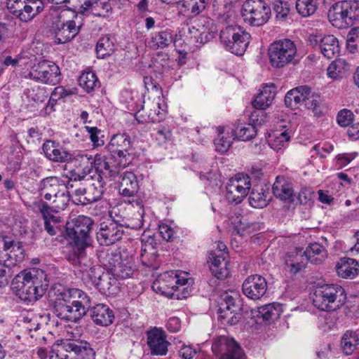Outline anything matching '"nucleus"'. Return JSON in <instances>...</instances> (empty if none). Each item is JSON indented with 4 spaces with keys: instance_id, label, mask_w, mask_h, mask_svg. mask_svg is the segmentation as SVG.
Returning a JSON list of instances; mask_svg holds the SVG:
<instances>
[{
    "instance_id": "412c9836",
    "label": "nucleus",
    "mask_w": 359,
    "mask_h": 359,
    "mask_svg": "<svg viewBox=\"0 0 359 359\" xmlns=\"http://www.w3.org/2000/svg\"><path fill=\"white\" fill-rule=\"evenodd\" d=\"M42 149L45 156L51 161L67 163L72 160V154L55 141H46L43 144Z\"/></svg>"
},
{
    "instance_id": "1a4fd4ad",
    "label": "nucleus",
    "mask_w": 359,
    "mask_h": 359,
    "mask_svg": "<svg viewBox=\"0 0 359 359\" xmlns=\"http://www.w3.org/2000/svg\"><path fill=\"white\" fill-rule=\"evenodd\" d=\"M90 307V299L87 295L83 296L79 299H73L66 304L57 302V304H54L53 311L59 318L76 323L86 316Z\"/></svg>"
},
{
    "instance_id": "7ed1b4c3",
    "label": "nucleus",
    "mask_w": 359,
    "mask_h": 359,
    "mask_svg": "<svg viewBox=\"0 0 359 359\" xmlns=\"http://www.w3.org/2000/svg\"><path fill=\"white\" fill-rule=\"evenodd\" d=\"M346 299L344 289L337 284H327L317 287L313 296V304L322 311H334Z\"/></svg>"
},
{
    "instance_id": "cd10ccee",
    "label": "nucleus",
    "mask_w": 359,
    "mask_h": 359,
    "mask_svg": "<svg viewBox=\"0 0 359 359\" xmlns=\"http://www.w3.org/2000/svg\"><path fill=\"white\" fill-rule=\"evenodd\" d=\"M177 281L175 271H166L161 274L158 278L153 283L152 288L156 292L163 294H169L170 292H166V290L171 289L173 292H175ZM170 297H176L177 299L181 298L179 294H175V292H171Z\"/></svg>"
},
{
    "instance_id": "c85d7f7f",
    "label": "nucleus",
    "mask_w": 359,
    "mask_h": 359,
    "mask_svg": "<svg viewBox=\"0 0 359 359\" xmlns=\"http://www.w3.org/2000/svg\"><path fill=\"white\" fill-rule=\"evenodd\" d=\"M273 194L277 198L284 201L294 202L295 194L293 186L284 177L278 176L273 185Z\"/></svg>"
},
{
    "instance_id": "69168bd1",
    "label": "nucleus",
    "mask_w": 359,
    "mask_h": 359,
    "mask_svg": "<svg viewBox=\"0 0 359 359\" xmlns=\"http://www.w3.org/2000/svg\"><path fill=\"white\" fill-rule=\"evenodd\" d=\"M86 130L90 135V139L93 142V145L95 147H100L104 145V140L99 137V135L101 133V130H99L97 127H90L85 126Z\"/></svg>"
},
{
    "instance_id": "7c9ffc66",
    "label": "nucleus",
    "mask_w": 359,
    "mask_h": 359,
    "mask_svg": "<svg viewBox=\"0 0 359 359\" xmlns=\"http://www.w3.org/2000/svg\"><path fill=\"white\" fill-rule=\"evenodd\" d=\"M307 259L302 249H296L286 254L285 264L288 271L293 274L299 273L305 268Z\"/></svg>"
},
{
    "instance_id": "c756f323",
    "label": "nucleus",
    "mask_w": 359,
    "mask_h": 359,
    "mask_svg": "<svg viewBox=\"0 0 359 359\" xmlns=\"http://www.w3.org/2000/svg\"><path fill=\"white\" fill-rule=\"evenodd\" d=\"M93 321L100 326H108L113 323L114 315L113 311L106 304H98L90 309Z\"/></svg>"
},
{
    "instance_id": "a18cd8bd",
    "label": "nucleus",
    "mask_w": 359,
    "mask_h": 359,
    "mask_svg": "<svg viewBox=\"0 0 359 359\" xmlns=\"http://www.w3.org/2000/svg\"><path fill=\"white\" fill-rule=\"evenodd\" d=\"M358 344L359 338L356 332L347 330L342 335L341 339V348L345 355H351L356 350Z\"/></svg>"
},
{
    "instance_id": "72a5a7b5",
    "label": "nucleus",
    "mask_w": 359,
    "mask_h": 359,
    "mask_svg": "<svg viewBox=\"0 0 359 359\" xmlns=\"http://www.w3.org/2000/svg\"><path fill=\"white\" fill-rule=\"evenodd\" d=\"M123 251L121 252L119 249L116 250H107V251L102 252L99 255L100 263L110 272L112 275L114 273V269L118 266L120 262L123 259Z\"/></svg>"
},
{
    "instance_id": "e2e57ef3",
    "label": "nucleus",
    "mask_w": 359,
    "mask_h": 359,
    "mask_svg": "<svg viewBox=\"0 0 359 359\" xmlns=\"http://www.w3.org/2000/svg\"><path fill=\"white\" fill-rule=\"evenodd\" d=\"M210 0H189L188 7L192 14L198 15L207 8Z\"/></svg>"
},
{
    "instance_id": "4be33fe9",
    "label": "nucleus",
    "mask_w": 359,
    "mask_h": 359,
    "mask_svg": "<svg viewBox=\"0 0 359 359\" xmlns=\"http://www.w3.org/2000/svg\"><path fill=\"white\" fill-rule=\"evenodd\" d=\"M81 23L75 20H68L66 23L58 22L55 23V38L57 43H65L74 39L79 32Z\"/></svg>"
},
{
    "instance_id": "680f3d73",
    "label": "nucleus",
    "mask_w": 359,
    "mask_h": 359,
    "mask_svg": "<svg viewBox=\"0 0 359 359\" xmlns=\"http://www.w3.org/2000/svg\"><path fill=\"white\" fill-rule=\"evenodd\" d=\"M234 138L235 137H232V135H229V134H226V135H225L222 129H219V135L215 140V145L216 147V149L218 151L222 153L226 151L231 146Z\"/></svg>"
},
{
    "instance_id": "bf43d9fd",
    "label": "nucleus",
    "mask_w": 359,
    "mask_h": 359,
    "mask_svg": "<svg viewBox=\"0 0 359 359\" xmlns=\"http://www.w3.org/2000/svg\"><path fill=\"white\" fill-rule=\"evenodd\" d=\"M71 187H73L72 184H67V186L62 189L59 194H57L51 201L52 204L54 206V210L56 212L60 210H65L68 205L69 201V194L67 189Z\"/></svg>"
},
{
    "instance_id": "f704fd0d",
    "label": "nucleus",
    "mask_w": 359,
    "mask_h": 359,
    "mask_svg": "<svg viewBox=\"0 0 359 359\" xmlns=\"http://www.w3.org/2000/svg\"><path fill=\"white\" fill-rule=\"evenodd\" d=\"M86 248H72V263L78 266V269L81 273L82 277L95 266L90 259L86 257Z\"/></svg>"
},
{
    "instance_id": "58836bf2",
    "label": "nucleus",
    "mask_w": 359,
    "mask_h": 359,
    "mask_svg": "<svg viewBox=\"0 0 359 359\" xmlns=\"http://www.w3.org/2000/svg\"><path fill=\"white\" fill-rule=\"evenodd\" d=\"M250 205L255 208H263L266 207L269 201V193L262 186L253 187L249 196Z\"/></svg>"
},
{
    "instance_id": "774afa93",
    "label": "nucleus",
    "mask_w": 359,
    "mask_h": 359,
    "mask_svg": "<svg viewBox=\"0 0 359 359\" xmlns=\"http://www.w3.org/2000/svg\"><path fill=\"white\" fill-rule=\"evenodd\" d=\"M104 273L100 266H94L90 271H87L82 278L89 280L95 285Z\"/></svg>"
},
{
    "instance_id": "bb28decb",
    "label": "nucleus",
    "mask_w": 359,
    "mask_h": 359,
    "mask_svg": "<svg viewBox=\"0 0 359 359\" xmlns=\"http://www.w3.org/2000/svg\"><path fill=\"white\" fill-rule=\"evenodd\" d=\"M316 36H311L309 40L311 43L313 41L315 44L319 42V48L322 54L327 58L331 59L334 57L339 52V46L337 39L333 35L325 36L319 40Z\"/></svg>"
},
{
    "instance_id": "a878e982",
    "label": "nucleus",
    "mask_w": 359,
    "mask_h": 359,
    "mask_svg": "<svg viewBox=\"0 0 359 359\" xmlns=\"http://www.w3.org/2000/svg\"><path fill=\"white\" fill-rule=\"evenodd\" d=\"M66 187L67 186L56 177H46L40 182L39 190V195L46 201H51V200Z\"/></svg>"
},
{
    "instance_id": "c03bdc74",
    "label": "nucleus",
    "mask_w": 359,
    "mask_h": 359,
    "mask_svg": "<svg viewBox=\"0 0 359 359\" xmlns=\"http://www.w3.org/2000/svg\"><path fill=\"white\" fill-rule=\"evenodd\" d=\"M303 252L307 260L315 264H320L327 257L325 248L318 243H311Z\"/></svg>"
},
{
    "instance_id": "2eb2a0df",
    "label": "nucleus",
    "mask_w": 359,
    "mask_h": 359,
    "mask_svg": "<svg viewBox=\"0 0 359 359\" xmlns=\"http://www.w3.org/2000/svg\"><path fill=\"white\" fill-rule=\"evenodd\" d=\"M250 187V177L243 173L237 174L229 180L225 197L229 203L238 204L247 196Z\"/></svg>"
},
{
    "instance_id": "2f4dec72",
    "label": "nucleus",
    "mask_w": 359,
    "mask_h": 359,
    "mask_svg": "<svg viewBox=\"0 0 359 359\" xmlns=\"http://www.w3.org/2000/svg\"><path fill=\"white\" fill-rule=\"evenodd\" d=\"M119 182V193L123 196H133L138 191L139 185L137 177L132 172H124L121 174Z\"/></svg>"
},
{
    "instance_id": "603ef678",
    "label": "nucleus",
    "mask_w": 359,
    "mask_h": 359,
    "mask_svg": "<svg viewBox=\"0 0 359 359\" xmlns=\"http://www.w3.org/2000/svg\"><path fill=\"white\" fill-rule=\"evenodd\" d=\"M280 305L269 304L259 308V316L265 321H273L278 319L281 314Z\"/></svg>"
},
{
    "instance_id": "423d86ee",
    "label": "nucleus",
    "mask_w": 359,
    "mask_h": 359,
    "mask_svg": "<svg viewBox=\"0 0 359 359\" xmlns=\"http://www.w3.org/2000/svg\"><path fill=\"white\" fill-rule=\"evenodd\" d=\"M93 225V219L79 215L67 223V235L74 248H88L90 245V231Z\"/></svg>"
},
{
    "instance_id": "dca6fc26",
    "label": "nucleus",
    "mask_w": 359,
    "mask_h": 359,
    "mask_svg": "<svg viewBox=\"0 0 359 359\" xmlns=\"http://www.w3.org/2000/svg\"><path fill=\"white\" fill-rule=\"evenodd\" d=\"M212 351L219 359H246L240 345L233 339L224 336L214 340Z\"/></svg>"
},
{
    "instance_id": "9b49d317",
    "label": "nucleus",
    "mask_w": 359,
    "mask_h": 359,
    "mask_svg": "<svg viewBox=\"0 0 359 359\" xmlns=\"http://www.w3.org/2000/svg\"><path fill=\"white\" fill-rule=\"evenodd\" d=\"M7 8L22 22L32 20L44 9L43 0H7Z\"/></svg>"
},
{
    "instance_id": "9d476101",
    "label": "nucleus",
    "mask_w": 359,
    "mask_h": 359,
    "mask_svg": "<svg viewBox=\"0 0 359 359\" xmlns=\"http://www.w3.org/2000/svg\"><path fill=\"white\" fill-rule=\"evenodd\" d=\"M271 13V8L264 0H246L241 9L244 21L257 27L264 25L269 20Z\"/></svg>"
},
{
    "instance_id": "79ce46f5",
    "label": "nucleus",
    "mask_w": 359,
    "mask_h": 359,
    "mask_svg": "<svg viewBox=\"0 0 359 359\" xmlns=\"http://www.w3.org/2000/svg\"><path fill=\"white\" fill-rule=\"evenodd\" d=\"M290 138L291 137L287 130H276L269 135L267 142L269 146L273 150L278 152L288 144Z\"/></svg>"
},
{
    "instance_id": "a19ab883",
    "label": "nucleus",
    "mask_w": 359,
    "mask_h": 359,
    "mask_svg": "<svg viewBox=\"0 0 359 359\" xmlns=\"http://www.w3.org/2000/svg\"><path fill=\"white\" fill-rule=\"evenodd\" d=\"M173 41V37L169 30H162L152 34L148 42L149 46L154 50L163 49L168 47Z\"/></svg>"
},
{
    "instance_id": "ea45409f",
    "label": "nucleus",
    "mask_w": 359,
    "mask_h": 359,
    "mask_svg": "<svg viewBox=\"0 0 359 359\" xmlns=\"http://www.w3.org/2000/svg\"><path fill=\"white\" fill-rule=\"evenodd\" d=\"M116 278V277L113 276L111 273L104 272L95 286L103 294H113L116 292L118 287L117 280Z\"/></svg>"
},
{
    "instance_id": "a211bd4d",
    "label": "nucleus",
    "mask_w": 359,
    "mask_h": 359,
    "mask_svg": "<svg viewBox=\"0 0 359 359\" xmlns=\"http://www.w3.org/2000/svg\"><path fill=\"white\" fill-rule=\"evenodd\" d=\"M242 290L243 294L251 299H259L266 292L267 283L260 275L249 276L243 283Z\"/></svg>"
},
{
    "instance_id": "b1692460",
    "label": "nucleus",
    "mask_w": 359,
    "mask_h": 359,
    "mask_svg": "<svg viewBox=\"0 0 359 359\" xmlns=\"http://www.w3.org/2000/svg\"><path fill=\"white\" fill-rule=\"evenodd\" d=\"M125 210L124 205L122 203L111 207L109 210V216L111 219L107 220L116 223L123 229L124 226L134 229H140L143 226L142 219H136L134 221L127 219L125 216Z\"/></svg>"
},
{
    "instance_id": "e433bc0d",
    "label": "nucleus",
    "mask_w": 359,
    "mask_h": 359,
    "mask_svg": "<svg viewBox=\"0 0 359 359\" xmlns=\"http://www.w3.org/2000/svg\"><path fill=\"white\" fill-rule=\"evenodd\" d=\"M275 95L276 91L273 84L264 86L253 102L254 107L260 110L265 109L272 104Z\"/></svg>"
},
{
    "instance_id": "3c124183",
    "label": "nucleus",
    "mask_w": 359,
    "mask_h": 359,
    "mask_svg": "<svg viewBox=\"0 0 359 359\" xmlns=\"http://www.w3.org/2000/svg\"><path fill=\"white\" fill-rule=\"evenodd\" d=\"M222 309H232L233 311H240L241 304L239 294L236 292L230 294L225 293L220 297L219 306Z\"/></svg>"
},
{
    "instance_id": "c9c22d12",
    "label": "nucleus",
    "mask_w": 359,
    "mask_h": 359,
    "mask_svg": "<svg viewBox=\"0 0 359 359\" xmlns=\"http://www.w3.org/2000/svg\"><path fill=\"white\" fill-rule=\"evenodd\" d=\"M358 262L351 258H342L336 266L337 273L343 278H353L358 273Z\"/></svg>"
},
{
    "instance_id": "de8ad7c7",
    "label": "nucleus",
    "mask_w": 359,
    "mask_h": 359,
    "mask_svg": "<svg viewBox=\"0 0 359 359\" xmlns=\"http://www.w3.org/2000/svg\"><path fill=\"white\" fill-rule=\"evenodd\" d=\"M349 70L348 64L343 59H337L333 61L327 67V75L335 80L341 79Z\"/></svg>"
},
{
    "instance_id": "ddd939ff",
    "label": "nucleus",
    "mask_w": 359,
    "mask_h": 359,
    "mask_svg": "<svg viewBox=\"0 0 359 359\" xmlns=\"http://www.w3.org/2000/svg\"><path fill=\"white\" fill-rule=\"evenodd\" d=\"M25 257L22 244L11 237L0 236V263L11 268L21 262Z\"/></svg>"
},
{
    "instance_id": "37998d69",
    "label": "nucleus",
    "mask_w": 359,
    "mask_h": 359,
    "mask_svg": "<svg viewBox=\"0 0 359 359\" xmlns=\"http://www.w3.org/2000/svg\"><path fill=\"white\" fill-rule=\"evenodd\" d=\"M73 359H95V351L84 341L74 340Z\"/></svg>"
},
{
    "instance_id": "052dcab7",
    "label": "nucleus",
    "mask_w": 359,
    "mask_h": 359,
    "mask_svg": "<svg viewBox=\"0 0 359 359\" xmlns=\"http://www.w3.org/2000/svg\"><path fill=\"white\" fill-rule=\"evenodd\" d=\"M219 318L223 324L233 325H236L240 319L241 313L239 311H233L232 309H226L219 308Z\"/></svg>"
},
{
    "instance_id": "39448f33",
    "label": "nucleus",
    "mask_w": 359,
    "mask_h": 359,
    "mask_svg": "<svg viewBox=\"0 0 359 359\" xmlns=\"http://www.w3.org/2000/svg\"><path fill=\"white\" fill-rule=\"evenodd\" d=\"M321 102L319 94L313 91L307 86L296 87L289 90L285 97V104L287 107L295 109L299 104L304 103V106L307 109H311L317 117L322 115Z\"/></svg>"
},
{
    "instance_id": "f257e3e1",
    "label": "nucleus",
    "mask_w": 359,
    "mask_h": 359,
    "mask_svg": "<svg viewBox=\"0 0 359 359\" xmlns=\"http://www.w3.org/2000/svg\"><path fill=\"white\" fill-rule=\"evenodd\" d=\"M111 154L109 161L102 159V163H99L104 168L103 175L106 177H116L120 173V169H123L132 163L135 158V148L129 135L125 133L114 135L108 145Z\"/></svg>"
},
{
    "instance_id": "f03ea898",
    "label": "nucleus",
    "mask_w": 359,
    "mask_h": 359,
    "mask_svg": "<svg viewBox=\"0 0 359 359\" xmlns=\"http://www.w3.org/2000/svg\"><path fill=\"white\" fill-rule=\"evenodd\" d=\"M48 283L42 270L32 269L18 273L12 281L11 288L21 300L36 302L46 292Z\"/></svg>"
},
{
    "instance_id": "338daca9",
    "label": "nucleus",
    "mask_w": 359,
    "mask_h": 359,
    "mask_svg": "<svg viewBox=\"0 0 359 359\" xmlns=\"http://www.w3.org/2000/svg\"><path fill=\"white\" fill-rule=\"evenodd\" d=\"M353 113L348 109L341 110L337 116V121L338 124L342 127L348 126L353 121Z\"/></svg>"
},
{
    "instance_id": "20e7f679",
    "label": "nucleus",
    "mask_w": 359,
    "mask_h": 359,
    "mask_svg": "<svg viewBox=\"0 0 359 359\" xmlns=\"http://www.w3.org/2000/svg\"><path fill=\"white\" fill-rule=\"evenodd\" d=\"M99 163H102L100 156L93 157L91 155H79L67 162L65 170L66 176L70 181H85L92 172L94 167L103 174L104 168Z\"/></svg>"
},
{
    "instance_id": "5fc2aeb1",
    "label": "nucleus",
    "mask_w": 359,
    "mask_h": 359,
    "mask_svg": "<svg viewBox=\"0 0 359 359\" xmlns=\"http://www.w3.org/2000/svg\"><path fill=\"white\" fill-rule=\"evenodd\" d=\"M79 86L87 93L94 90L100 82L95 73L92 72H83L79 78Z\"/></svg>"
},
{
    "instance_id": "0eeeda50",
    "label": "nucleus",
    "mask_w": 359,
    "mask_h": 359,
    "mask_svg": "<svg viewBox=\"0 0 359 359\" xmlns=\"http://www.w3.org/2000/svg\"><path fill=\"white\" fill-rule=\"evenodd\" d=\"M359 5L353 1H341L333 4L328 11L327 16L332 25L339 29L353 24L358 16Z\"/></svg>"
},
{
    "instance_id": "4468645a",
    "label": "nucleus",
    "mask_w": 359,
    "mask_h": 359,
    "mask_svg": "<svg viewBox=\"0 0 359 359\" xmlns=\"http://www.w3.org/2000/svg\"><path fill=\"white\" fill-rule=\"evenodd\" d=\"M28 78L45 84L56 85L60 81V71L53 62L43 60L34 64L28 73Z\"/></svg>"
},
{
    "instance_id": "6e6552de",
    "label": "nucleus",
    "mask_w": 359,
    "mask_h": 359,
    "mask_svg": "<svg viewBox=\"0 0 359 359\" xmlns=\"http://www.w3.org/2000/svg\"><path fill=\"white\" fill-rule=\"evenodd\" d=\"M219 38L227 50L242 55L250 43V35L240 27L227 26L220 31Z\"/></svg>"
},
{
    "instance_id": "473e14b6",
    "label": "nucleus",
    "mask_w": 359,
    "mask_h": 359,
    "mask_svg": "<svg viewBox=\"0 0 359 359\" xmlns=\"http://www.w3.org/2000/svg\"><path fill=\"white\" fill-rule=\"evenodd\" d=\"M72 339H64L55 343L49 353L50 359H73Z\"/></svg>"
},
{
    "instance_id": "6ab92c4d",
    "label": "nucleus",
    "mask_w": 359,
    "mask_h": 359,
    "mask_svg": "<svg viewBox=\"0 0 359 359\" xmlns=\"http://www.w3.org/2000/svg\"><path fill=\"white\" fill-rule=\"evenodd\" d=\"M228 252L212 251L209 254L210 270L218 279H224L229 275Z\"/></svg>"
},
{
    "instance_id": "5701e85b",
    "label": "nucleus",
    "mask_w": 359,
    "mask_h": 359,
    "mask_svg": "<svg viewBox=\"0 0 359 359\" xmlns=\"http://www.w3.org/2000/svg\"><path fill=\"white\" fill-rule=\"evenodd\" d=\"M192 28L198 33V39L203 43L213 39L217 31L213 20L203 15L193 22Z\"/></svg>"
},
{
    "instance_id": "864d4df0",
    "label": "nucleus",
    "mask_w": 359,
    "mask_h": 359,
    "mask_svg": "<svg viewBox=\"0 0 359 359\" xmlns=\"http://www.w3.org/2000/svg\"><path fill=\"white\" fill-rule=\"evenodd\" d=\"M102 6L105 13L109 12L111 7L109 3H100L99 5L97 0H83L79 8V13L83 14L86 12L92 10L93 14L97 16H105V13L97 12L96 6Z\"/></svg>"
},
{
    "instance_id": "0e129e2a",
    "label": "nucleus",
    "mask_w": 359,
    "mask_h": 359,
    "mask_svg": "<svg viewBox=\"0 0 359 359\" xmlns=\"http://www.w3.org/2000/svg\"><path fill=\"white\" fill-rule=\"evenodd\" d=\"M273 11L276 13L277 19L284 20L287 17L290 9L287 2L278 1L273 6Z\"/></svg>"
},
{
    "instance_id": "4d7b16f0",
    "label": "nucleus",
    "mask_w": 359,
    "mask_h": 359,
    "mask_svg": "<svg viewBox=\"0 0 359 359\" xmlns=\"http://www.w3.org/2000/svg\"><path fill=\"white\" fill-rule=\"evenodd\" d=\"M318 8V0H297L296 9L302 17L314 14Z\"/></svg>"
},
{
    "instance_id": "09e8293b",
    "label": "nucleus",
    "mask_w": 359,
    "mask_h": 359,
    "mask_svg": "<svg viewBox=\"0 0 359 359\" xmlns=\"http://www.w3.org/2000/svg\"><path fill=\"white\" fill-rule=\"evenodd\" d=\"M257 133V129L255 125L250 123H241L238 125L233 131L235 138L242 141H248L254 138Z\"/></svg>"
},
{
    "instance_id": "393cba45",
    "label": "nucleus",
    "mask_w": 359,
    "mask_h": 359,
    "mask_svg": "<svg viewBox=\"0 0 359 359\" xmlns=\"http://www.w3.org/2000/svg\"><path fill=\"white\" fill-rule=\"evenodd\" d=\"M87 187V201L90 203L100 200L104 192L106 182L99 172L90 176L84 181Z\"/></svg>"
},
{
    "instance_id": "aec40b11",
    "label": "nucleus",
    "mask_w": 359,
    "mask_h": 359,
    "mask_svg": "<svg viewBox=\"0 0 359 359\" xmlns=\"http://www.w3.org/2000/svg\"><path fill=\"white\" fill-rule=\"evenodd\" d=\"M147 344L151 353L157 355H165L170 343L166 340L163 330L154 327L147 333Z\"/></svg>"
},
{
    "instance_id": "13d9d810",
    "label": "nucleus",
    "mask_w": 359,
    "mask_h": 359,
    "mask_svg": "<svg viewBox=\"0 0 359 359\" xmlns=\"http://www.w3.org/2000/svg\"><path fill=\"white\" fill-rule=\"evenodd\" d=\"M155 252L154 239L152 238H149L147 240L142 238L141 248L142 263L147 266H151L152 263L149 261V256L153 257Z\"/></svg>"
},
{
    "instance_id": "4c0bfd02",
    "label": "nucleus",
    "mask_w": 359,
    "mask_h": 359,
    "mask_svg": "<svg viewBox=\"0 0 359 359\" xmlns=\"http://www.w3.org/2000/svg\"><path fill=\"white\" fill-rule=\"evenodd\" d=\"M134 272V259L132 256L123 251V259L119 262L116 269H114L113 276L118 278H130Z\"/></svg>"
},
{
    "instance_id": "49530a36",
    "label": "nucleus",
    "mask_w": 359,
    "mask_h": 359,
    "mask_svg": "<svg viewBox=\"0 0 359 359\" xmlns=\"http://www.w3.org/2000/svg\"><path fill=\"white\" fill-rule=\"evenodd\" d=\"M55 294L56 295V299L54 304H57V302L66 304L71 302L73 299H79L81 298V297H83V296H87V294L82 290L76 288L58 289L55 292Z\"/></svg>"
},
{
    "instance_id": "f8f14e48",
    "label": "nucleus",
    "mask_w": 359,
    "mask_h": 359,
    "mask_svg": "<svg viewBox=\"0 0 359 359\" xmlns=\"http://www.w3.org/2000/svg\"><path fill=\"white\" fill-rule=\"evenodd\" d=\"M297 55V47L290 39L279 40L271 43L269 48V60L273 67L280 68L292 62Z\"/></svg>"
},
{
    "instance_id": "8fccbe9b",
    "label": "nucleus",
    "mask_w": 359,
    "mask_h": 359,
    "mask_svg": "<svg viewBox=\"0 0 359 359\" xmlns=\"http://www.w3.org/2000/svg\"><path fill=\"white\" fill-rule=\"evenodd\" d=\"M114 51L113 39L109 35H104L100 38L96 45V53L100 58L110 55Z\"/></svg>"
},
{
    "instance_id": "f3484780",
    "label": "nucleus",
    "mask_w": 359,
    "mask_h": 359,
    "mask_svg": "<svg viewBox=\"0 0 359 359\" xmlns=\"http://www.w3.org/2000/svg\"><path fill=\"white\" fill-rule=\"evenodd\" d=\"M124 233L123 229L108 220L102 222L96 230V238L101 245L109 246L119 241Z\"/></svg>"
},
{
    "instance_id": "6e6d98bb",
    "label": "nucleus",
    "mask_w": 359,
    "mask_h": 359,
    "mask_svg": "<svg viewBox=\"0 0 359 359\" xmlns=\"http://www.w3.org/2000/svg\"><path fill=\"white\" fill-rule=\"evenodd\" d=\"M158 100H160V98L158 97ZM147 109H149V111L147 114V118H144L143 120L139 119V114L140 112V109L137 111V112L135 114L136 119L138 121H151V122H159L163 118V115L161 112L160 111L161 105L159 103V101H157L156 102L152 103H147Z\"/></svg>"
}]
</instances>
